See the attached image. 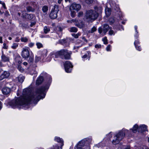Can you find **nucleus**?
<instances>
[{
	"label": "nucleus",
	"instance_id": "nucleus-1",
	"mask_svg": "<svg viewBox=\"0 0 149 149\" xmlns=\"http://www.w3.org/2000/svg\"><path fill=\"white\" fill-rule=\"evenodd\" d=\"M45 86L40 87L37 88L34 93H31V91L30 88L24 89L22 95L15 100H13L10 103V105L13 108H15L18 105L27 104L30 101L34 103H37L40 99L45 97Z\"/></svg>",
	"mask_w": 149,
	"mask_h": 149
},
{
	"label": "nucleus",
	"instance_id": "nucleus-2",
	"mask_svg": "<svg viewBox=\"0 0 149 149\" xmlns=\"http://www.w3.org/2000/svg\"><path fill=\"white\" fill-rule=\"evenodd\" d=\"M129 132L128 130L125 129H123L119 131L114 136L113 139L112 141V143L114 145L118 144L123 139L125 135L129 133Z\"/></svg>",
	"mask_w": 149,
	"mask_h": 149
},
{
	"label": "nucleus",
	"instance_id": "nucleus-3",
	"mask_svg": "<svg viewBox=\"0 0 149 149\" xmlns=\"http://www.w3.org/2000/svg\"><path fill=\"white\" fill-rule=\"evenodd\" d=\"M71 54V52L67 49H62L55 53L54 55L55 58L60 57L63 59L68 60L70 59Z\"/></svg>",
	"mask_w": 149,
	"mask_h": 149
},
{
	"label": "nucleus",
	"instance_id": "nucleus-4",
	"mask_svg": "<svg viewBox=\"0 0 149 149\" xmlns=\"http://www.w3.org/2000/svg\"><path fill=\"white\" fill-rule=\"evenodd\" d=\"M26 8L28 12H34L39 9L38 3L33 1H29L26 2Z\"/></svg>",
	"mask_w": 149,
	"mask_h": 149
},
{
	"label": "nucleus",
	"instance_id": "nucleus-5",
	"mask_svg": "<svg viewBox=\"0 0 149 149\" xmlns=\"http://www.w3.org/2000/svg\"><path fill=\"white\" fill-rule=\"evenodd\" d=\"M98 14L95 11L91 10L87 11L86 13V19L88 21L94 20L97 18Z\"/></svg>",
	"mask_w": 149,
	"mask_h": 149
},
{
	"label": "nucleus",
	"instance_id": "nucleus-6",
	"mask_svg": "<svg viewBox=\"0 0 149 149\" xmlns=\"http://www.w3.org/2000/svg\"><path fill=\"white\" fill-rule=\"evenodd\" d=\"M59 11L58 6L55 5L54 6V8L52 9L49 14V17L52 19H55L57 17V13Z\"/></svg>",
	"mask_w": 149,
	"mask_h": 149
},
{
	"label": "nucleus",
	"instance_id": "nucleus-7",
	"mask_svg": "<svg viewBox=\"0 0 149 149\" xmlns=\"http://www.w3.org/2000/svg\"><path fill=\"white\" fill-rule=\"evenodd\" d=\"M29 49V48L28 47H25L22 49L21 56L23 58H27L29 57L30 56Z\"/></svg>",
	"mask_w": 149,
	"mask_h": 149
},
{
	"label": "nucleus",
	"instance_id": "nucleus-8",
	"mask_svg": "<svg viewBox=\"0 0 149 149\" xmlns=\"http://www.w3.org/2000/svg\"><path fill=\"white\" fill-rule=\"evenodd\" d=\"M64 66L65 70L66 72H71L73 66L70 62L68 61H66L64 64Z\"/></svg>",
	"mask_w": 149,
	"mask_h": 149
},
{
	"label": "nucleus",
	"instance_id": "nucleus-9",
	"mask_svg": "<svg viewBox=\"0 0 149 149\" xmlns=\"http://www.w3.org/2000/svg\"><path fill=\"white\" fill-rule=\"evenodd\" d=\"M22 16L23 18L29 20H31L35 17L34 15L32 14H28L25 11L22 12Z\"/></svg>",
	"mask_w": 149,
	"mask_h": 149
},
{
	"label": "nucleus",
	"instance_id": "nucleus-10",
	"mask_svg": "<svg viewBox=\"0 0 149 149\" xmlns=\"http://www.w3.org/2000/svg\"><path fill=\"white\" fill-rule=\"evenodd\" d=\"M109 26L107 24H105L103 26V29L101 27H100L98 29V31L100 34H101L103 31L104 34H106L109 29Z\"/></svg>",
	"mask_w": 149,
	"mask_h": 149
},
{
	"label": "nucleus",
	"instance_id": "nucleus-11",
	"mask_svg": "<svg viewBox=\"0 0 149 149\" xmlns=\"http://www.w3.org/2000/svg\"><path fill=\"white\" fill-rule=\"evenodd\" d=\"M81 8V6L79 4H77L75 3H73L70 6V10H74L78 11Z\"/></svg>",
	"mask_w": 149,
	"mask_h": 149
},
{
	"label": "nucleus",
	"instance_id": "nucleus-12",
	"mask_svg": "<svg viewBox=\"0 0 149 149\" xmlns=\"http://www.w3.org/2000/svg\"><path fill=\"white\" fill-rule=\"evenodd\" d=\"M10 75V73L8 71H4L0 76V80L8 78Z\"/></svg>",
	"mask_w": 149,
	"mask_h": 149
},
{
	"label": "nucleus",
	"instance_id": "nucleus-13",
	"mask_svg": "<svg viewBox=\"0 0 149 149\" xmlns=\"http://www.w3.org/2000/svg\"><path fill=\"white\" fill-rule=\"evenodd\" d=\"M1 61L3 62H8L9 61V57L6 56L3 54V52H2V54L1 56Z\"/></svg>",
	"mask_w": 149,
	"mask_h": 149
},
{
	"label": "nucleus",
	"instance_id": "nucleus-14",
	"mask_svg": "<svg viewBox=\"0 0 149 149\" xmlns=\"http://www.w3.org/2000/svg\"><path fill=\"white\" fill-rule=\"evenodd\" d=\"M54 140L57 142L61 144V149H62V147L63 146V140L59 137L56 136L54 138Z\"/></svg>",
	"mask_w": 149,
	"mask_h": 149
},
{
	"label": "nucleus",
	"instance_id": "nucleus-15",
	"mask_svg": "<svg viewBox=\"0 0 149 149\" xmlns=\"http://www.w3.org/2000/svg\"><path fill=\"white\" fill-rule=\"evenodd\" d=\"M11 89L10 88L5 87L3 88L2 91L4 95H7L10 93Z\"/></svg>",
	"mask_w": 149,
	"mask_h": 149
},
{
	"label": "nucleus",
	"instance_id": "nucleus-16",
	"mask_svg": "<svg viewBox=\"0 0 149 149\" xmlns=\"http://www.w3.org/2000/svg\"><path fill=\"white\" fill-rule=\"evenodd\" d=\"M139 131H141V132H143L145 131H148L147 129V126L144 125H141L139 127Z\"/></svg>",
	"mask_w": 149,
	"mask_h": 149
},
{
	"label": "nucleus",
	"instance_id": "nucleus-17",
	"mask_svg": "<svg viewBox=\"0 0 149 149\" xmlns=\"http://www.w3.org/2000/svg\"><path fill=\"white\" fill-rule=\"evenodd\" d=\"M85 144V140H81L80 141L77 145V146L78 148H83V147H84V146Z\"/></svg>",
	"mask_w": 149,
	"mask_h": 149
},
{
	"label": "nucleus",
	"instance_id": "nucleus-18",
	"mask_svg": "<svg viewBox=\"0 0 149 149\" xmlns=\"http://www.w3.org/2000/svg\"><path fill=\"white\" fill-rule=\"evenodd\" d=\"M43 77L42 76H40L38 77L36 81V84L39 85L43 81Z\"/></svg>",
	"mask_w": 149,
	"mask_h": 149
},
{
	"label": "nucleus",
	"instance_id": "nucleus-19",
	"mask_svg": "<svg viewBox=\"0 0 149 149\" xmlns=\"http://www.w3.org/2000/svg\"><path fill=\"white\" fill-rule=\"evenodd\" d=\"M139 127L137 125L135 124L134 125L132 128L130 130L132 131L133 133H135L136 132L137 130H138V131H139Z\"/></svg>",
	"mask_w": 149,
	"mask_h": 149
},
{
	"label": "nucleus",
	"instance_id": "nucleus-20",
	"mask_svg": "<svg viewBox=\"0 0 149 149\" xmlns=\"http://www.w3.org/2000/svg\"><path fill=\"white\" fill-rule=\"evenodd\" d=\"M18 81L20 83H22L24 81V77L22 75H20L17 78Z\"/></svg>",
	"mask_w": 149,
	"mask_h": 149
},
{
	"label": "nucleus",
	"instance_id": "nucleus-21",
	"mask_svg": "<svg viewBox=\"0 0 149 149\" xmlns=\"http://www.w3.org/2000/svg\"><path fill=\"white\" fill-rule=\"evenodd\" d=\"M105 12L106 15L108 16L111 14V10L109 8H106L105 9Z\"/></svg>",
	"mask_w": 149,
	"mask_h": 149
},
{
	"label": "nucleus",
	"instance_id": "nucleus-22",
	"mask_svg": "<svg viewBox=\"0 0 149 149\" xmlns=\"http://www.w3.org/2000/svg\"><path fill=\"white\" fill-rule=\"evenodd\" d=\"M77 29L74 27H72L70 28V31L71 32H77Z\"/></svg>",
	"mask_w": 149,
	"mask_h": 149
},
{
	"label": "nucleus",
	"instance_id": "nucleus-23",
	"mask_svg": "<svg viewBox=\"0 0 149 149\" xmlns=\"http://www.w3.org/2000/svg\"><path fill=\"white\" fill-rule=\"evenodd\" d=\"M44 31L45 33H47L50 31L49 27L46 26H45L44 28Z\"/></svg>",
	"mask_w": 149,
	"mask_h": 149
},
{
	"label": "nucleus",
	"instance_id": "nucleus-24",
	"mask_svg": "<svg viewBox=\"0 0 149 149\" xmlns=\"http://www.w3.org/2000/svg\"><path fill=\"white\" fill-rule=\"evenodd\" d=\"M22 42H26L28 41V39L26 37H22L20 39Z\"/></svg>",
	"mask_w": 149,
	"mask_h": 149
},
{
	"label": "nucleus",
	"instance_id": "nucleus-25",
	"mask_svg": "<svg viewBox=\"0 0 149 149\" xmlns=\"http://www.w3.org/2000/svg\"><path fill=\"white\" fill-rule=\"evenodd\" d=\"M36 45L37 46V48L38 49H40L43 47V45L40 42H37L36 43Z\"/></svg>",
	"mask_w": 149,
	"mask_h": 149
},
{
	"label": "nucleus",
	"instance_id": "nucleus-26",
	"mask_svg": "<svg viewBox=\"0 0 149 149\" xmlns=\"http://www.w3.org/2000/svg\"><path fill=\"white\" fill-rule=\"evenodd\" d=\"M81 35L80 33H72V36L74 37L75 38H78Z\"/></svg>",
	"mask_w": 149,
	"mask_h": 149
},
{
	"label": "nucleus",
	"instance_id": "nucleus-27",
	"mask_svg": "<svg viewBox=\"0 0 149 149\" xmlns=\"http://www.w3.org/2000/svg\"><path fill=\"white\" fill-rule=\"evenodd\" d=\"M75 25L76 26L80 28L82 27L83 26V24L82 23H79L77 22L76 23H75Z\"/></svg>",
	"mask_w": 149,
	"mask_h": 149
},
{
	"label": "nucleus",
	"instance_id": "nucleus-28",
	"mask_svg": "<svg viewBox=\"0 0 149 149\" xmlns=\"http://www.w3.org/2000/svg\"><path fill=\"white\" fill-rule=\"evenodd\" d=\"M42 10L44 13L47 12L48 10V7L47 6H43L42 8Z\"/></svg>",
	"mask_w": 149,
	"mask_h": 149
},
{
	"label": "nucleus",
	"instance_id": "nucleus-29",
	"mask_svg": "<svg viewBox=\"0 0 149 149\" xmlns=\"http://www.w3.org/2000/svg\"><path fill=\"white\" fill-rule=\"evenodd\" d=\"M74 10H70L71 11L70 15L72 17H74L76 15V13L74 11Z\"/></svg>",
	"mask_w": 149,
	"mask_h": 149
},
{
	"label": "nucleus",
	"instance_id": "nucleus-30",
	"mask_svg": "<svg viewBox=\"0 0 149 149\" xmlns=\"http://www.w3.org/2000/svg\"><path fill=\"white\" fill-rule=\"evenodd\" d=\"M18 46V44L17 43H14L13 44V45L11 47L12 48L15 49L17 48Z\"/></svg>",
	"mask_w": 149,
	"mask_h": 149
},
{
	"label": "nucleus",
	"instance_id": "nucleus-31",
	"mask_svg": "<svg viewBox=\"0 0 149 149\" xmlns=\"http://www.w3.org/2000/svg\"><path fill=\"white\" fill-rule=\"evenodd\" d=\"M33 56H31L30 57L28 61L29 63H32L33 61Z\"/></svg>",
	"mask_w": 149,
	"mask_h": 149
},
{
	"label": "nucleus",
	"instance_id": "nucleus-32",
	"mask_svg": "<svg viewBox=\"0 0 149 149\" xmlns=\"http://www.w3.org/2000/svg\"><path fill=\"white\" fill-rule=\"evenodd\" d=\"M17 69L21 72H22L24 71V69L22 68V66L19 65L17 67Z\"/></svg>",
	"mask_w": 149,
	"mask_h": 149
},
{
	"label": "nucleus",
	"instance_id": "nucleus-33",
	"mask_svg": "<svg viewBox=\"0 0 149 149\" xmlns=\"http://www.w3.org/2000/svg\"><path fill=\"white\" fill-rule=\"evenodd\" d=\"M134 28L136 31V35L135 36L136 37V38L137 39L138 37L139 36V35L138 34V32H137V26H134Z\"/></svg>",
	"mask_w": 149,
	"mask_h": 149
},
{
	"label": "nucleus",
	"instance_id": "nucleus-34",
	"mask_svg": "<svg viewBox=\"0 0 149 149\" xmlns=\"http://www.w3.org/2000/svg\"><path fill=\"white\" fill-rule=\"evenodd\" d=\"M102 41L104 42V44L106 45L108 43L106 37H104Z\"/></svg>",
	"mask_w": 149,
	"mask_h": 149
},
{
	"label": "nucleus",
	"instance_id": "nucleus-35",
	"mask_svg": "<svg viewBox=\"0 0 149 149\" xmlns=\"http://www.w3.org/2000/svg\"><path fill=\"white\" fill-rule=\"evenodd\" d=\"M114 19L113 17H111L109 19V22L111 24H112L114 22Z\"/></svg>",
	"mask_w": 149,
	"mask_h": 149
},
{
	"label": "nucleus",
	"instance_id": "nucleus-36",
	"mask_svg": "<svg viewBox=\"0 0 149 149\" xmlns=\"http://www.w3.org/2000/svg\"><path fill=\"white\" fill-rule=\"evenodd\" d=\"M97 30L96 28L94 26L92 28L90 33H93L94 32L96 31Z\"/></svg>",
	"mask_w": 149,
	"mask_h": 149
},
{
	"label": "nucleus",
	"instance_id": "nucleus-37",
	"mask_svg": "<svg viewBox=\"0 0 149 149\" xmlns=\"http://www.w3.org/2000/svg\"><path fill=\"white\" fill-rule=\"evenodd\" d=\"M85 2L88 4L92 3L93 1V0H85Z\"/></svg>",
	"mask_w": 149,
	"mask_h": 149
},
{
	"label": "nucleus",
	"instance_id": "nucleus-38",
	"mask_svg": "<svg viewBox=\"0 0 149 149\" xmlns=\"http://www.w3.org/2000/svg\"><path fill=\"white\" fill-rule=\"evenodd\" d=\"M41 59V58L40 57L36 56L35 59V62H37L39 61Z\"/></svg>",
	"mask_w": 149,
	"mask_h": 149
},
{
	"label": "nucleus",
	"instance_id": "nucleus-39",
	"mask_svg": "<svg viewBox=\"0 0 149 149\" xmlns=\"http://www.w3.org/2000/svg\"><path fill=\"white\" fill-rule=\"evenodd\" d=\"M56 30L57 31L61 32L62 31V29L60 26H57L56 28Z\"/></svg>",
	"mask_w": 149,
	"mask_h": 149
},
{
	"label": "nucleus",
	"instance_id": "nucleus-40",
	"mask_svg": "<svg viewBox=\"0 0 149 149\" xmlns=\"http://www.w3.org/2000/svg\"><path fill=\"white\" fill-rule=\"evenodd\" d=\"M122 148L123 149H130V146L128 145L124 146Z\"/></svg>",
	"mask_w": 149,
	"mask_h": 149
},
{
	"label": "nucleus",
	"instance_id": "nucleus-41",
	"mask_svg": "<svg viewBox=\"0 0 149 149\" xmlns=\"http://www.w3.org/2000/svg\"><path fill=\"white\" fill-rule=\"evenodd\" d=\"M95 47L96 48L98 49L101 48L102 45L100 44H96L95 45Z\"/></svg>",
	"mask_w": 149,
	"mask_h": 149
},
{
	"label": "nucleus",
	"instance_id": "nucleus-42",
	"mask_svg": "<svg viewBox=\"0 0 149 149\" xmlns=\"http://www.w3.org/2000/svg\"><path fill=\"white\" fill-rule=\"evenodd\" d=\"M111 46L110 45H108L106 48V49L107 51H109L111 50Z\"/></svg>",
	"mask_w": 149,
	"mask_h": 149
},
{
	"label": "nucleus",
	"instance_id": "nucleus-43",
	"mask_svg": "<svg viewBox=\"0 0 149 149\" xmlns=\"http://www.w3.org/2000/svg\"><path fill=\"white\" fill-rule=\"evenodd\" d=\"M34 43L32 42H30L28 44L29 46L30 47H32L34 45Z\"/></svg>",
	"mask_w": 149,
	"mask_h": 149
},
{
	"label": "nucleus",
	"instance_id": "nucleus-44",
	"mask_svg": "<svg viewBox=\"0 0 149 149\" xmlns=\"http://www.w3.org/2000/svg\"><path fill=\"white\" fill-rule=\"evenodd\" d=\"M72 22H74L76 23L78 22V19H73L71 20Z\"/></svg>",
	"mask_w": 149,
	"mask_h": 149
},
{
	"label": "nucleus",
	"instance_id": "nucleus-45",
	"mask_svg": "<svg viewBox=\"0 0 149 149\" xmlns=\"http://www.w3.org/2000/svg\"><path fill=\"white\" fill-rule=\"evenodd\" d=\"M139 44V42L138 40H135L134 42V45L136 48V45Z\"/></svg>",
	"mask_w": 149,
	"mask_h": 149
},
{
	"label": "nucleus",
	"instance_id": "nucleus-46",
	"mask_svg": "<svg viewBox=\"0 0 149 149\" xmlns=\"http://www.w3.org/2000/svg\"><path fill=\"white\" fill-rule=\"evenodd\" d=\"M0 3L2 5V6H3V7L5 9H6V6H5V3L4 2H2V1H0Z\"/></svg>",
	"mask_w": 149,
	"mask_h": 149
},
{
	"label": "nucleus",
	"instance_id": "nucleus-47",
	"mask_svg": "<svg viewBox=\"0 0 149 149\" xmlns=\"http://www.w3.org/2000/svg\"><path fill=\"white\" fill-rule=\"evenodd\" d=\"M3 48L5 49H6L8 48V47L6 45V43H3Z\"/></svg>",
	"mask_w": 149,
	"mask_h": 149
},
{
	"label": "nucleus",
	"instance_id": "nucleus-48",
	"mask_svg": "<svg viewBox=\"0 0 149 149\" xmlns=\"http://www.w3.org/2000/svg\"><path fill=\"white\" fill-rule=\"evenodd\" d=\"M109 34L110 35H114L115 33L112 30H110L109 31Z\"/></svg>",
	"mask_w": 149,
	"mask_h": 149
},
{
	"label": "nucleus",
	"instance_id": "nucleus-49",
	"mask_svg": "<svg viewBox=\"0 0 149 149\" xmlns=\"http://www.w3.org/2000/svg\"><path fill=\"white\" fill-rule=\"evenodd\" d=\"M136 49L139 51H141V48L139 46H138V45H136Z\"/></svg>",
	"mask_w": 149,
	"mask_h": 149
},
{
	"label": "nucleus",
	"instance_id": "nucleus-50",
	"mask_svg": "<svg viewBox=\"0 0 149 149\" xmlns=\"http://www.w3.org/2000/svg\"><path fill=\"white\" fill-rule=\"evenodd\" d=\"M22 26L23 28H26L27 27V25L26 24L23 23L22 24Z\"/></svg>",
	"mask_w": 149,
	"mask_h": 149
},
{
	"label": "nucleus",
	"instance_id": "nucleus-51",
	"mask_svg": "<svg viewBox=\"0 0 149 149\" xmlns=\"http://www.w3.org/2000/svg\"><path fill=\"white\" fill-rule=\"evenodd\" d=\"M59 146L56 145L54 146H53V148H52L51 149H59Z\"/></svg>",
	"mask_w": 149,
	"mask_h": 149
},
{
	"label": "nucleus",
	"instance_id": "nucleus-52",
	"mask_svg": "<svg viewBox=\"0 0 149 149\" xmlns=\"http://www.w3.org/2000/svg\"><path fill=\"white\" fill-rule=\"evenodd\" d=\"M83 15V12H79L78 13V17H81V16H82Z\"/></svg>",
	"mask_w": 149,
	"mask_h": 149
},
{
	"label": "nucleus",
	"instance_id": "nucleus-53",
	"mask_svg": "<svg viewBox=\"0 0 149 149\" xmlns=\"http://www.w3.org/2000/svg\"><path fill=\"white\" fill-rule=\"evenodd\" d=\"M83 149H90V148L89 146H85L84 148H83Z\"/></svg>",
	"mask_w": 149,
	"mask_h": 149
},
{
	"label": "nucleus",
	"instance_id": "nucleus-54",
	"mask_svg": "<svg viewBox=\"0 0 149 149\" xmlns=\"http://www.w3.org/2000/svg\"><path fill=\"white\" fill-rule=\"evenodd\" d=\"M35 24H36V23L35 22H32L31 23L30 26L31 27H32L33 25H35Z\"/></svg>",
	"mask_w": 149,
	"mask_h": 149
},
{
	"label": "nucleus",
	"instance_id": "nucleus-55",
	"mask_svg": "<svg viewBox=\"0 0 149 149\" xmlns=\"http://www.w3.org/2000/svg\"><path fill=\"white\" fill-rule=\"evenodd\" d=\"M15 41L16 42H19L20 41V39L18 37H17L16 38Z\"/></svg>",
	"mask_w": 149,
	"mask_h": 149
},
{
	"label": "nucleus",
	"instance_id": "nucleus-56",
	"mask_svg": "<svg viewBox=\"0 0 149 149\" xmlns=\"http://www.w3.org/2000/svg\"><path fill=\"white\" fill-rule=\"evenodd\" d=\"M88 56V55H87V54H85L83 56H82V58H86Z\"/></svg>",
	"mask_w": 149,
	"mask_h": 149
},
{
	"label": "nucleus",
	"instance_id": "nucleus-57",
	"mask_svg": "<svg viewBox=\"0 0 149 149\" xmlns=\"http://www.w3.org/2000/svg\"><path fill=\"white\" fill-rule=\"evenodd\" d=\"M3 43L2 37H0V43Z\"/></svg>",
	"mask_w": 149,
	"mask_h": 149
},
{
	"label": "nucleus",
	"instance_id": "nucleus-58",
	"mask_svg": "<svg viewBox=\"0 0 149 149\" xmlns=\"http://www.w3.org/2000/svg\"><path fill=\"white\" fill-rule=\"evenodd\" d=\"M82 39L84 40L86 42H87V40L84 37H82Z\"/></svg>",
	"mask_w": 149,
	"mask_h": 149
},
{
	"label": "nucleus",
	"instance_id": "nucleus-59",
	"mask_svg": "<svg viewBox=\"0 0 149 149\" xmlns=\"http://www.w3.org/2000/svg\"><path fill=\"white\" fill-rule=\"evenodd\" d=\"M63 1V0H58L57 2L59 4H60L61 3V2Z\"/></svg>",
	"mask_w": 149,
	"mask_h": 149
},
{
	"label": "nucleus",
	"instance_id": "nucleus-60",
	"mask_svg": "<svg viewBox=\"0 0 149 149\" xmlns=\"http://www.w3.org/2000/svg\"><path fill=\"white\" fill-rule=\"evenodd\" d=\"M23 64L24 65H27L28 63L26 62H25L23 63Z\"/></svg>",
	"mask_w": 149,
	"mask_h": 149
},
{
	"label": "nucleus",
	"instance_id": "nucleus-61",
	"mask_svg": "<svg viewBox=\"0 0 149 149\" xmlns=\"http://www.w3.org/2000/svg\"><path fill=\"white\" fill-rule=\"evenodd\" d=\"M43 51L44 52H45V55L46 56V54H47V50L45 49H44V50H43Z\"/></svg>",
	"mask_w": 149,
	"mask_h": 149
},
{
	"label": "nucleus",
	"instance_id": "nucleus-62",
	"mask_svg": "<svg viewBox=\"0 0 149 149\" xmlns=\"http://www.w3.org/2000/svg\"><path fill=\"white\" fill-rule=\"evenodd\" d=\"M2 104H1V101H0V109H1L2 108Z\"/></svg>",
	"mask_w": 149,
	"mask_h": 149
},
{
	"label": "nucleus",
	"instance_id": "nucleus-63",
	"mask_svg": "<svg viewBox=\"0 0 149 149\" xmlns=\"http://www.w3.org/2000/svg\"><path fill=\"white\" fill-rule=\"evenodd\" d=\"M3 65V64L0 61V66H2Z\"/></svg>",
	"mask_w": 149,
	"mask_h": 149
},
{
	"label": "nucleus",
	"instance_id": "nucleus-64",
	"mask_svg": "<svg viewBox=\"0 0 149 149\" xmlns=\"http://www.w3.org/2000/svg\"><path fill=\"white\" fill-rule=\"evenodd\" d=\"M75 149H83V148H78L77 146V148H75Z\"/></svg>",
	"mask_w": 149,
	"mask_h": 149
}]
</instances>
